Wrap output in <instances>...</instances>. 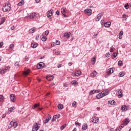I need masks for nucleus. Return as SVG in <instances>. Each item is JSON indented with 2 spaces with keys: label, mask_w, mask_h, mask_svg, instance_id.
Wrapping results in <instances>:
<instances>
[{
  "label": "nucleus",
  "mask_w": 131,
  "mask_h": 131,
  "mask_svg": "<svg viewBox=\"0 0 131 131\" xmlns=\"http://www.w3.org/2000/svg\"><path fill=\"white\" fill-rule=\"evenodd\" d=\"M2 10L5 13L10 11L11 10V5L6 4L5 6L3 7Z\"/></svg>",
  "instance_id": "1"
},
{
  "label": "nucleus",
  "mask_w": 131,
  "mask_h": 131,
  "mask_svg": "<svg viewBox=\"0 0 131 131\" xmlns=\"http://www.w3.org/2000/svg\"><path fill=\"white\" fill-rule=\"evenodd\" d=\"M39 127H40V124H38L37 123H36L34 124L32 131H37L39 129Z\"/></svg>",
  "instance_id": "2"
},
{
  "label": "nucleus",
  "mask_w": 131,
  "mask_h": 131,
  "mask_svg": "<svg viewBox=\"0 0 131 131\" xmlns=\"http://www.w3.org/2000/svg\"><path fill=\"white\" fill-rule=\"evenodd\" d=\"M85 14L88 15V16H91L92 15V13H93V11L90 9H86L84 11Z\"/></svg>",
  "instance_id": "3"
},
{
  "label": "nucleus",
  "mask_w": 131,
  "mask_h": 131,
  "mask_svg": "<svg viewBox=\"0 0 131 131\" xmlns=\"http://www.w3.org/2000/svg\"><path fill=\"white\" fill-rule=\"evenodd\" d=\"M93 123H98L99 122V117H94L92 118Z\"/></svg>",
  "instance_id": "4"
},
{
  "label": "nucleus",
  "mask_w": 131,
  "mask_h": 131,
  "mask_svg": "<svg viewBox=\"0 0 131 131\" xmlns=\"http://www.w3.org/2000/svg\"><path fill=\"white\" fill-rule=\"evenodd\" d=\"M70 35H71V33L70 32H68L64 33L63 37H66L67 39H69Z\"/></svg>",
  "instance_id": "5"
},
{
  "label": "nucleus",
  "mask_w": 131,
  "mask_h": 131,
  "mask_svg": "<svg viewBox=\"0 0 131 131\" xmlns=\"http://www.w3.org/2000/svg\"><path fill=\"white\" fill-rule=\"evenodd\" d=\"M61 13L62 14L63 17L64 18H67V15H66L65 14H66V8L63 7L61 8Z\"/></svg>",
  "instance_id": "6"
},
{
  "label": "nucleus",
  "mask_w": 131,
  "mask_h": 131,
  "mask_svg": "<svg viewBox=\"0 0 131 131\" xmlns=\"http://www.w3.org/2000/svg\"><path fill=\"white\" fill-rule=\"evenodd\" d=\"M10 98L11 102H13V103H14L15 102L16 97L15 96V95L11 94L10 95Z\"/></svg>",
  "instance_id": "7"
},
{
  "label": "nucleus",
  "mask_w": 131,
  "mask_h": 131,
  "mask_svg": "<svg viewBox=\"0 0 131 131\" xmlns=\"http://www.w3.org/2000/svg\"><path fill=\"white\" fill-rule=\"evenodd\" d=\"M53 13H54L53 10L51 9L50 10H49L47 14L48 18H50V17H52V16H53Z\"/></svg>",
  "instance_id": "8"
},
{
  "label": "nucleus",
  "mask_w": 131,
  "mask_h": 131,
  "mask_svg": "<svg viewBox=\"0 0 131 131\" xmlns=\"http://www.w3.org/2000/svg\"><path fill=\"white\" fill-rule=\"evenodd\" d=\"M121 109L122 111L125 112V111H127V110H128L129 107H128V106H126V105H122L121 106Z\"/></svg>",
  "instance_id": "9"
},
{
  "label": "nucleus",
  "mask_w": 131,
  "mask_h": 131,
  "mask_svg": "<svg viewBox=\"0 0 131 131\" xmlns=\"http://www.w3.org/2000/svg\"><path fill=\"white\" fill-rule=\"evenodd\" d=\"M81 75V71H77L75 73H73V76H80Z\"/></svg>",
  "instance_id": "10"
},
{
  "label": "nucleus",
  "mask_w": 131,
  "mask_h": 131,
  "mask_svg": "<svg viewBox=\"0 0 131 131\" xmlns=\"http://www.w3.org/2000/svg\"><path fill=\"white\" fill-rule=\"evenodd\" d=\"M43 66H45V63L40 62L37 65V68L38 69H41V68H43Z\"/></svg>",
  "instance_id": "11"
},
{
  "label": "nucleus",
  "mask_w": 131,
  "mask_h": 131,
  "mask_svg": "<svg viewBox=\"0 0 131 131\" xmlns=\"http://www.w3.org/2000/svg\"><path fill=\"white\" fill-rule=\"evenodd\" d=\"M101 95H102V96L105 97V96H107L109 94V92H108V90H105L101 92Z\"/></svg>",
  "instance_id": "12"
},
{
  "label": "nucleus",
  "mask_w": 131,
  "mask_h": 131,
  "mask_svg": "<svg viewBox=\"0 0 131 131\" xmlns=\"http://www.w3.org/2000/svg\"><path fill=\"white\" fill-rule=\"evenodd\" d=\"M128 123H129V119H125L122 121V124L124 125H127Z\"/></svg>",
  "instance_id": "13"
},
{
  "label": "nucleus",
  "mask_w": 131,
  "mask_h": 131,
  "mask_svg": "<svg viewBox=\"0 0 131 131\" xmlns=\"http://www.w3.org/2000/svg\"><path fill=\"white\" fill-rule=\"evenodd\" d=\"M52 119V117L51 116H49V117H47L44 121H43V123H48L50 120Z\"/></svg>",
  "instance_id": "14"
},
{
  "label": "nucleus",
  "mask_w": 131,
  "mask_h": 131,
  "mask_svg": "<svg viewBox=\"0 0 131 131\" xmlns=\"http://www.w3.org/2000/svg\"><path fill=\"white\" fill-rule=\"evenodd\" d=\"M106 73L108 75H110L111 74H112L113 73V68H110L108 69Z\"/></svg>",
  "instance_id": "15"
},
{
  "label": "nucleus",
  "mask_w": 131,
  "mask_h": 131,
  "mask_svg": "<svg viewBox=\"0 0 131 131\" xmlns=\"http://www.w3.org/2000/svg\"><path fill=\"white\" fill-rule=\"evenodd\" d=\"M35 31H36V28L35 27H33L29 30V33H34Z\"/></svg>",
  "instance_id": "16"
},
{
  "label": "nucleus",
  "mask_w": 131,
  "mask_h": 131,
  "mask_svg": "<svg viewBox=\"0 0 131 131\" xmlns=\"http://www.w3.org/2000/svg\"><path fill=\"white\" fill-rule=\"evenodd\" d=\"M97 73L96 71H94L93 72H92L90 74V76H91V77H95V76L97 75Z\"/></svg>",
  "instance_id": "17"
},
{
  "label": "nucleus",
  "mask_w": 131,
  "mask_h": 131,
  "mask_svg": "<svg viewBox=\"0 0 131 131\" xmlns=\"http://www.w3.org/2000/svg\"><path fill=\"white\" fill-rule=\"evenodd\" d=\"M46 78L47 79V80H53V79H54V77H53V76L51 75H49L46 77Z\"/></svg>",
  "instance_id": "18"
},
{
  "label": "nucleus",
  "mask_w": 131,
  "mask_h": 131,
  "mask_svg": "<svg viewBox=\"0 0 131 131\" xmlns=\"http://www.w3.org/2000/svg\"><path fill=\"white\" fill-rule=\"evenodd\" d=\"M103 15L102 14V13H99L97 16V18H96L95 20L96 21H100V19H101V17H102Z\"/></svg>",
  "instance_id": "19"
},
{
  "label": "nucleus",
  "mask_w": 131,
  "mask_h": 131,
  "mask_svg": "<svg viewBox=\"0 0 131 131\" xmlns=\"http://www.w3.org/2000/svg\"><path fill=\"white\" fill-rule=\"evenodd\" d=\"M111 26V22L108 21L104 23V27H106L107 28H108V27H110Z\"/></svg>",
  "instance_id": "20"
},
{
  "label": "nucleus",
  "mask_w": 131,
  "mask_h": 131,
  "mask_svg": "<svg viewBox=\"0 0 131 131\" xmlns=\"http://www.w3.org/2000/svg\"><path fill=\"white\" fill-rule=\"evenodd\" d=\"M14 110H15V107L14 106L9 108L8 109V114H10V113H11V112H13V111H14Z\"/></svg>",
  "instance_id": "21"
},
{
  "label": "nucleus",
  "mask_w": 131,
  "mask_h": 131,
  "mask_svg": "<svg viewBox=\"0 0 131 131\" xmlns=\"http://www.w3.org/2000/svg\"><path fill=\"white\" fill-rule=\"evenodd\" d=\"M36 16V13H32L31 15H30L29 18L30 19H33Z\"/></svg>",
  "instance_id": "22"
},
{
  "label": "nucleus",
  "mask_w": 131,
  "mask_h": 131,
  "mask_svg": "<svg viewBox=\"0 0 131 131\" xmlns=\"http://www.w3.org/2000/svg\"><path fill=\"white\" fill-rule=\"evenodd\" d=\"M108 105H115L116 104V102L114 100H111L108 101Z\"/></svg>",
  "instance_id": "23"
},
{
  "label": "nucleus",
  "mask_w": 131,
  "mask_h": 131,
  "mask_svg": "<svg viewBox=\"0 0 131 131\" xmlns=\"http://www.w3.org/2000/svg\"><path fill=\"white\" fill-rule=\"evenodd\" d=\"M122 35H123V31H121L119 33V39H122Z\"/></svg>",
  "instance_id": "24"
},
{
  "label": "nucleus",
  "mask_w": 131,
  "mask_h": 131,
  "mask_svg": "<svg viewBox=\"0 0 131 131\" xmlns=\"http://www.w3.org/2000/svg\"><path fill=\"white\" fill-rule=\"evenodd\" d=\"M17 126H18V123H17L16 122L12 121V127L16 128Z\"/></svg>",
  "instance_id": "25"
},
{
  "label": "nucleus",
  "mask_w": 131,
  "mask_h": 131,
  "mask_svg": "<svg viewBox=\"0 0 131 131\" xmlns=\"http://www.w3.org/2000/svg\"><path fill=\"white\" fill-rule=\"evenodd\" d=\"M82 129H83L84 130H86V129H88V124L84 123V124L82 126Z\"/></svg>",
  "instance_id": "26"
},
{
  "label": "nucleus",
  "mask_w": 131,
  "mask_h": 131,
  "mask_svg": "<svg viewBox=\"0 0 131 131\" xmlns=\"http://www.w3.org/2000/svg\"><path fill=\"white\" fill-rule=\"evenodd\" d=\"M103 96L101 93H100L96 95V98L97 99H101V98H103Z\"/></svg>",
  "instance_id": "27"
},
{
  "label": "nucleus",
  "mask_w": 131,
  "mask_h": 131,
  "mask_svg": "<svg viewBox=\"0 0 131 131\" xmlns=\"http://www.w3.org/2000/svg\"><path fill=\"white\" fill-rule=\"evenodd\" d=\"M6 21V17H3L1 18V21L0 23V25H2V24H4L5 22Z\"/></svg>",
  "instance_id": "28"
},
{
  "label": "nucleus",
  "mask_w": 131,
  "mask_h": 131,
  "mask_svg": "<svg viewBox=\"0 0 131 131\" xmlns=\"http://www.w3.org/2000/svg\"><path fill=\"white\" fill-rule=\"evenodd\" d=\"M57 107L58 109H59L60 110H62V109H63V108L64 107V106L63 105V104H60L58 105Z\"/></svg>",
  "instance_id": "29"
},
{
  "label": "nucleus",
  "mask_w": 131,
  "mask_h": 131,
  "mask_svg": "<svg viewBox=\"0 0 131 131\" xmlns=\"http://www.w3.org/2000/svg\"><path fill=\"white\" fill-rule=\"evenodd\" d=\"M29 72H30V70H27L24 72V75H28L29 74Z\"/></svg>",
  "instance_id": "30"
},
{
  "label": "nucleus",
  "mask_w": 131,
  "mask_h": 131,
  "mask_svg": "<svg viewBox=\"0 0 131 131\" xmlns=\"http://www.w3.org/2000/svg\"><path fill=\"white\" fill-rule=\"evenodd\" d=\"M71 83L73 84V85H76V84H78V82L76 80H73L71 82Z\"/></svg>",
  "instance_id": "31"
},
{
  "label": "nucleus",
  "mask_w": 131,
  "mask_h": 131,
  "mask_svg": "<svg viewBox=\"0 0 131 131\" xmlns=\"http://www.w3.org/2000/svg\"><path fill=\"white\" fill-rule=\"evenodd\" d=\"M124 75H125V74H124V73H123V72H120V73L119 74V77H123V76H124Z\"/></svg>",
  "instance_id": "32"
},
{
  "label": "nucleus",
  "mask_w": 131,
  "mask_h": 131,
  "mask_svg": "<svg viewBox=\"0 0 131 131\" xmlns=\"http://www.w3.org/2000/svg\"><path fill=\"white\" fill-rule=\"evenodd\" d=\"M23 5H24V1L21 0L18 4V6H19L20 7H21V6H23Z\"/></svg>",
  "instance_id": "33"
},
{
  "label": "nucleus",
  "mask_w": 131,
  "mask_h": 131,
  "mask_svg": "<svg viewBox=\"0 0 131 131\" xmlns=\"http://www.w3.org/2000/svg\"><path fill=\"white\" fill-rule=\"evenodd\" d=\"M31 47L33 49H35L37 47V43L34 44L33 43H31Z\"/></svg>",
  "instance_id": "34"
},
{
  "label": "nucleus",
  "mask_w": 131,
  "mask_h": 131,
  "mask_svg": "<svg viewBox=\"0 0 131 131\" xmlns=\"http://www.w3.org/2000/svg\"><path fill=\"white\" fill-rule=\"evenodd\" d=\"M94 94H96V90H92L91 91H90L89 95L90 96H92V95H94Z\"/></svg>",
  "instance_id": "35"
},
{
  "label": "nucleus",
  "mask_w": 131,
  "mask_h": 131,
  "mask_svg": "<svg viewBox=\"0 0 131 131\" xmlns=\"http://www.w3.org/2000/svg\"><path fill=\"white\" fill-rule=\"evenodd\" d=\"M6 73V70L0 69V74H5Z\"/></svg>",
  "instance_id": "36"
},
{
  "label": "nucleus",
  "mask_w": 131,
  "mask_h": 131,
  "mask_svg": "<svg viewBox=\"0 0 131 131\" xmlns=\"http://www.w3.org/2000/svg\"><path fill=\"white\" fill-rule=\"evenodd\" d=\"M13 127V121H11L9 124L8 125L9 128H12Z\"/></svg>",
  "instance_id": "37"
},
{
  "label": "nucleus",
  "mask_w": 131,
  "mask_h": 131,
  "mask_svg": "<svg viewBox=\"0 0 131 131\" xmlns=\"http://www.w3.org/2000/svg\"><path fill=\"white\" fill-rule=\"evenodd\" d=\"M118 66H120V67H121L122 65H123V63H122V61L121 60L119 61L118 62Z\"/></svg>",
  "instance_id": "38"
},
{
  "label": "nucleus",
  "mask_w": 131,
  "mask_h": 131,
  "mask_svg": "<svg viewBox=\"0 0 131 131\" xmlns=\"http://www.w3.org/2000/svg\"><path fill=\"white\" fill-rule=\"evenodd\" d=\"M4 99H5L4 96H3V95H0V102H3V101H4Z\"/></svg>",
  "instance_id": "39"
},
{
  "label": "nucleus",
  "mask_w": 131,
  "mask_h": 131,
  "mask_svg": "<svg viewBox=\"0 0 131 131\" xmlns=\"http://www.w3.org/2000/svg\"><path fill=\"white\" fill-rule=\"evenodd\" d=\"M39 104H35L33 107H32V109L34 110L35 109V108H36V107H39Z\"/></svg>",
  "instance_id": "40"
},
{
  "label": "nucleus",
  "mask_w": 131,
  "mask_h": 131,
  "mask_svg": "<svg viewBox=\"0 0 131 131\" xmlns=\"http://www.w3.org/2000/svg\"><path fill=\"white\" fill-rule=\"evenodd\" d=\"M60 116H61V115L60 114L55 115L53 116V117H54V118H55V119H57L58 118H60Z\"/></svg>",
  "instance_id": "41"
},
{
  "label": "nucleus",
  "mask_w": 131,
  "mask_h": 131,
  "mask_svg": "<svg viewBox=\"0 0 131 131\" xmlns=\"http://www.w3.org/2000/svg\"><path fill=\"white\" fill-rule=\"evenodd\" d=\"M76 104H77L76 101H73V103H72L73 107H76Z\"/></svg>",
  "instance_id": "42"
},
{
  "label": "nucleus",
  "mask_w": 131,
  "mask_h": 131,
  "mask_svg": "<svg viewBox=\"0 0 131 131\" xmlns=\"http://www.w3.org/2000/svg\"><path fill=\"white\" fill-rule=\"evenodd\" d=\"M66 127V125H63L61 126L60 127L61 130H63V129H64V128H65Z\"/></svg>",
  "instance_id": "43"
},
{
  "label": "nucleus",
  "mask_w": 131,
  "mask_h": 131,
  "mask_svg": "<svg viewBox=\"0 0 131 131\" xmlns=\"http://www.w3.org/2000/svg\"><path fill=\"white\" fill-rule=\"evenodd\" d=\"M114 50H115V48H111L110 49V52L111 53H113V52H114Z\"/></svg>",
  "instance_id": "44"
},
{
  "label": "nucleus",
  "mask_w": 131,
  "mask_h": 131,
  "mask_svg": "<svg viewBox=\"0 0 131 131\" xmlns=\"http://www.w3.org/2000/svg\"><path fill=\"white\" fill-rule=\"evenodd\" d=\"M96 63V58H94L92 59V64L94 65Z\"/></svg>",
  "instance_id": "45"
},
{
  "label": "nucleus",
  "mask_w": 131,
  "mask_h": 131,
  "mask_svg": "<svg viewBox=\"0 0 131 131\" xmlns=\"http://www.w3.org/2000/svg\"><path fill=\"white\" fill-rule=\"evenodd\" d=\"M75 124L76 125H78L79 126H80V125H81V123H79V122H76V121L75 122Z\"/></svg>",
  "instance_id": "46"
},
{
  "label": "nucleus",
  "mask_w": 131,
  "mask_h": 131,
  "mask_svg": "<svg viewBox=\"0 0 131 131\" xmlns=\"http://www.w3.org/2000/svg\"><path fill=\"white\" fill-rule=\"evenodd\" d=\"M98 35H99V33H97L96 34H94L93 35V38H96V37H97V36H98Z\"/></svg>",
  "instance_id": "47"
},
{
  "label": "nucleus",
  "mask_w": 131,
  "mask_h": 131,
  "mask_svg": "<svg viewBox=\"0 0 131 131\" xmlns=\"http://www.w3.org/2000/svg\"><path fill=\"white\" fill-rule=\"evenodd\" d=\"M14 47H15V46L14 45V44H11L9 46V48L10 49H14Z\"/></svg>",
  "instance_id": "48"
},
{
  "label": "nucleus",
  "mask_w": 131,
  "mask_h": 131,
  "mask_svg": "<svg viewBox=\"0 0 131 131\" xmlns=\"http://www.w3.org/2000/svg\"><path fill=\"white\" fill-rule=\"evenodd\" d=\"M118 98H122L123 97V95L122 93H120L119 95H118Z\"/></svg>",
  "instance_id": "49"
},
{
  "label": "nucleus",
  "mask_w": 131,
  "mask_h": 131,
  "mask_svg": "<svg viewBox=\"0 0 131 131\" xmlns=\"http://www.w3.org/2000/svg\"><path fill=\"white\" fill-rule=\"evenodd\" d=\"M113 56L114 57V58H116V57H117V53L114 52L113 53Z\"/></svg>",
  "instance_id": "50"
},
{
  "label": "nucleus",
  "mask_w": 131,
  "mask_h": 131,
  "mask_svg": "<svg viewBox=\"0 0 131 131\" xmlns=\"http://www.w3.org/2000/svg\"><path fill=\"white\" fill-rule=\"evenodd\" d=\"M41 39H42V41H46V40H47V37H42L41 38Z\"/></svg>",
  "instance_id": "51"
},
{
  "label": "nucleus",
  "mask_w": 131,
  "mask_h": 131,
  "mask_svg": "<svg viewBox=\"0 0 131 131\" xmlns=\"http://www.w3.org/2000/svg\"><path fill=\"white\" fill-rule=\"evenodd\" d=\"M124 125H123V124H121L119 127V128H120V129H121V128H123V127L124 126Z\"/></svg>",
  "instance_id": "52"
},
{
  "label": "nucleus",
  "mask_w": 131,
  "mask_h": 131,
  "mask_svg": "<svg viewBox=\"0 0 131 131\" xmlns=\"http://www.w3.org/2000/svg\"><path fill=\"white\" fill-rule=\"evenodd\" d=\"M106 58H109L110 57V54L109 53H107L105 54Z\"/></svg>",
  "instance_id": "53"
},
{
  "label": "nucleus",
  "mask_w": 131,
  "mask_h": 131,
  "mask_svg": "<svg viewBox=\"0 0 131 131\" xmlns=\"http://www.w3.org/2000/svg\"><path fill=\"white\" fill-rule=\"evenodd\" d=\"M129 7V5L128 3H126L125 5H124V8H125V9H127V7Z\"/></svg>",
  "instance_id": "54"
},
{
  "label": "nucleus",
  "mask_w": 131,
  "mask_h": 131,
  "mask_svg": "<svg viewBox=\"0 0 131 131\" xmlns=\"http://www.w3.org/2000/svg\"><path fill=\"white\" fill-rule=\"evenodd\" d=\"M4 70H5V72L7 71V70H10V67H6Z\"/></svg>",
  "instance_id": "55"
},
{
  "label": "nucleus",
  "mask_w": 131,
  "mask_h": 131,
  "mask_svg": "<svg viewBox=\"0 0 131 131\" xmlns=\"http://www.w3.org/2000/svg\"><path fill=\"white\" fill-rule=\"evenodd\" d=\"M55 44L56 45V46H59L60 45V41H58V40L56 41Z\"/></svg>",
  "instance_id": "56"
},
{
  "label": "nucleus",
  "mask_w": 131,
  "mask_h": 131,
  "mask_svg": "<svg viewBox=\"0 0 131 131\" xmlns=\"http://www.w3.org/2000/svg\"><path fill=\"white\" fill-rule=\"evenodd\" d=\"M100 23L102 25H103V24L105 25V21L104 20H101Z\"/></svg>",
  "instance_id": "57"
},
{
  "label": "nucleus",
  "mask_w": 131,
  "mask_h": 131,
  "mask_svg": "<svg viewBox=\"0 0 131 131\" xmlns=\"http://www.w3.org/2000/svg\"><path fill=\"white\" fill-rule=\"evenodd\" d=\"M15 66L17 67V66H19V62H16L14 64Z\"/></svg>",
  "instance_id": "58"
},
{
  "label": "nucleus",
  "mask_w": 131,
  "mask_h": 131,
  "mask_svg": "<svg viewBox=\"0 0 131 131\" xmlns=\"http://www.w3.org/2000/svg\"><path fill=\"white\" fill-rule=\"evenodd\" d=\"M49 33H50V32H49V31L46 30V31H45V34H46V35H49Z\"/></svg>",
  "instance_id": "59"
},
{
  "label": "nucleus",
  "mask_w": 131,
  "mask_h": 131,
  "mask_svg": "<svg viewBox=\"0 0 131 131\" xmlns=\"http://www.w3.org/2000/svg\"><path fill=\"white\" fill-rule=\"evenodd\" d=\"M118 93L119 94H122V90L121 89H119V90H118Z\"/></svg>",
  "instance_id": "60"
},
{
  "label": "nucleus",
  "mask_w": 131,
  "mask_h": 131,
  "mask_svg": "<svg viewBox=\"0 0 131 131\" xmlns=\"http://www.w3.org/2000/svg\"><path fill=\"white\" fill-rule=\"evenodd\" d=\"M39 39V35H37L36 36V38H35V39H36V40H38V39Z\"/></svg>",
  "instance_id": "61"
},
{
  "label": "nucleus",
  "mask_w": 131,
  "mask_h": 131,
  "mask_svg": "<svg viewBox=\"0 0 131 131\" xmlns=\"http://www.w3.org/2000/svg\"><path fill=\"white\" fill-rule=\"evenodd\" d=\"M4 46V42H0V48H2Z\"/></svg>",
  "instance_id": "62"
},
{
  "label": "nucleus",
  "mask_w": 131,
  "mask_h": 131,
  "mask_svg": "<svg viewBox=\"0 0 131 131\" xmlns=\"http://www.w3.org/2000/svg\"><path fill=\"white\" fill-rule=\"evenodd\" d=\"M52 122H54V121H56V119H55V118H54V116L53 117V118L52 119Z\"/></svg>",
  "instance_id": "63"
},
{
  "label": "nucleus",
  "mask_w": 131,
  "mask_h": 131,
  "mask_svg": "<svg viewBox=\"0 0 131 131\" xmlns=\"http://www.w3.org/2000/svg\"><path fill=\"white\" fill-rule=\"evenodd\" d=\"M116 131H120V128H119V127H117V128H116Z\"/></svg>",
  "instance_id": "64"
}]
</instances>
